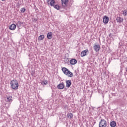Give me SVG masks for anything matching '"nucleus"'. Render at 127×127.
Instances as JSON below:
<instances>
[{
  "label": "nucleus",
  "mask_w": 127,
  "mask_h": 127,
  "mask_svg": "<svg viewBox=\"0 0 127 127\" xmlns=\"http://www.w3.org/2000/svg\"><path fill=\"white\" fill-rule=\"evenodd\" d=\"M87 53H89V50H85L82 51L81 53V57H84V56H86L87 55Z\"/></svg>",
  "instance_id": "423d86ee"
},
{
  "label": "nucleus",
  "mask_w": 127,
  "mask_h": 127,
  "mask_svg": "<svg viewBox=\"0 0 127 127\" xmlns=\"http://www.w3.org/2000/svg\"><path fill=\"white\" fill-rule=\"evenodd\" d=\"M47 39H52V37H53V35L52 32H50L47 34Z\"/></svg>",
  "instance_id": "9b49d317"
},
{
  "label": "nucleus",
  "mask_w": 127,
  "mask_h": 127,
  "mask_svg": "<svg viewBox=\"0 0 127 127\" xmlns=\"http://www.w3.org/2000/svg\"><path fill=\"white\" fill-rule=\"evenodd\" d=\"M50 3L51 6H53L54 5V3H55V1L54 0H51Z\"/></svg>",
  "instance_id": "6ab92c4d"
},
{
  "label": "nucleus",
  "mask_w": 127,
  "mask_h": 127,
  "mask_svg": "<svg viewBox=\"0 0 127 127\" xmlns=\"http://www.w3.org/2000/svg\"><path fill=\"white\" fill-rule=\"evenodd\" d=\"M21 24H22V22L20 21H19L17 22V25H18V26H20Z\"/></svg>",
  "instance_id": "412c9836"
},
{
  "label": "nucleus",
  "mask_w": 127,
  "mask_h": 127,
  "mask_svg": "<svg viewBox=\"0 0 127 127\" xmlns=\"http://www.w3.org/2000/svg\"><path fill=\"white\" fill-rule=\"evenodd\" d=\"M38 40H43L44 39V35H41L38 38Z\"/></svg>",
  "instance_id": "dca6fc26"
},
{
  "label": "nucleus",
  "mask_w": 127,
  "mask_h": 127,
  "mask_svg": "<svg viewBox=\"0 0 127 127\" xmlns=\"http://www.w3.org/2000/svg\"><path fill=\"white\" fill-rule=\"evenodd\" d=\"M9 28L10 29V30H15L16 25H15V24H11L9 26Z\"/></svg>",
  "instance_id": "1a4fd4ad"
},
{
  "label": "nucleus",
  "mask_w": 127,
  "mask_h": 127,
  "mask_svg": "<svg viewBox=\"0 0 127 127\" xmlns=\"http://www.w3.org/2000/svg\"><path fill=\"white\" fill-rule=\"evenodd\" d=\"M42 84H44V85H46L47 84V81H42Z\"/></svg>",
  "instance_id": "5701e85b"
},
{
  "label": "nucleus",
  "mask_w": 127,
  "mask_h": 127,
  "mask_svg": "<svg viewBox=\"0 0 127 127\" xmlns=\"http://www.w3.org/2000/svg\"><path fill=\"white\" fill-rule=\"evenodd\" d=\"M6 101L7 102H12V97L11 96L7 97L6 98Z\"/></svg>",
  "instance_id": "2eb2a0df"
},
{
  "label": "nucleus",
  "mask_w": 127,
  "mask_h": 127,
  "mask_svg": "<svg viewBox=\"0 0 127 127\" xmlns=\"http://www.w3.org/2000/svg\"><path fill=\"white\" fill-rule=\"evenodd\" d=\"M117 22L119 23H122L124 21V18L121 17H117L116 18Z\"/></svg>",
  "instance_id": "6e6552de"
},
{
  "label": "nucleus",
  "mask_w": 127,
  "mask_h": 127,
  "mask_svg": "<svg viewBox=\"0 0 127 127\" xmlns=\"http://www.w3.org/2000/svg\"><path fill=\"white\" fill-rule=\"evenodd\" d=\"M62 71L63 73L65 74L68 76V77H72L74 75L73 74V73L72 72L70 71L69 69H68L66 67H63L62 68Z\"/></svg>",
  "instance_id": "f03ea898"
},
{
  "label": "nucleus",
  "mask_w": 127,
  "mask_h": 127,
  "mask_svg": "<svg viewBox=\"0 0 127 127\" xmlns=\"http://www.w3.org/2000/svg\"><path fill=\"white\" fill-rule=\"evenodd\" d=\"M62 5L63 8H67L69 3V0H61Z\"/></svg>",
  "instance_id": "7ed1b4c3"
},
{
  "label": "nucleus",
  "mask_w": 127,
  "mask_h": 127,
  "mask_svg": "<svg viewBox=\"0 0 127 127\" xmlns=\"http://www.w3.org/2000/svg\"><path fill=\"white\" fill-rule=\"evenodd\" d=\"M93 48L96 52H99V51H100V49H101V47L99 45H95L93 46Z\"/></svg>",
  "instance_id": "39448f33"
},
{
  "label": "nucleus",
  "mask_w": 127,
  "mask_h": 127,
  "mask_svg": "<svg viewBox=\"0 0 127 127\" xmlns=\"http://www.w3.org/2000/svg\"><path fill=\"white\" fill-rule=\"evenodd\" d=\"M68 118H70V119H72L73 118V114L72 113L67 114Z\"/></svg>",
  "instance_id": "aec40b11"
},
{
  "label": "nucleus",
  "mask_w": 127,
  "mask_h": 127,
  "mask_svg": "<svg viewBox=\"0 0 127 127\" xmlns=\"http://www.w3.org/2000/svg\"><path fill=\"white\" fill-rule=\"evenodd\" d=\"M103 21L104 23L107 24L109 22V17L105 16L103 18Z\"/></svg>",
  "instance_id": "0eeeda50"
},
{
  "label": "nucleus",
  "mask_w": 127,
  "mask_h": 127,
  "mask_svg": "<svg viewBox=\"0 0 127 127\" xmlns=\"http://www.w3.org/2000/svg\"><path fill=\"white\" fill-rule=\"evenodd\" d=\"M20 10L22 12H25V10H26V9H25V8H21Z\"/></svg>",
  "instance_id": "4be33fe9"
},
{
  "label": "nucleus",
  "mask_w": 127,
  "mask_h": 127,
  "mask_svg": "<svg viewBox=\"0 0 127 127\" xmlns=\"http://www.w3.org/2000/svg\"><path fill=\"white\" fill-rule=\"evenodd\" d=\"M58 89H60V90L62 89H64V83H60L58 85Z\"/></svg>",
  "instance_id": "ddd939ff"
},
{
  "label": "nucleus",
  "mask_w": 127,
  "mask_h": 127,
  "mask_svg": "<svg viewBox=\"0 0 127 127\" xmlns=\"http://www.w3.org/2000/svg\"><path fill=\"white\" fill-rule=\"evenodd\" d=\"M107 121L104 119H101L99 122V127H107Z\"/></svg>",
  "instance_id": "20e7f679"
},
{
  "label": "nucleus",
  "mask_w": 127,
  "mask_h": 127,
  "mask_svg": "<svg viewBox=\"0 0 127 127\" xmlns=\"http://www.w3.org/2000/svg\"><path fill=\"white\" fill-rule=\"evenodd\" d=\"M71 80H67L66 81V87L67 88H70V86H71Z\"/></svg>",
  "instance_id": "f8f14e48"
},
{
  "label": "nucleus",
  "mask_w": 127,
  "mask_h": 127,
  "mask_svg": "<svg viewBox=\"0 0 127 127\" xmlns=\"http://www.w3.org/2000/svg\"><path fill=\"white\" fill-rule=\"evenodd\" d=\"M122 12H123V14L124 16H127V9H126L125 10H123Z\"/></svg>",
  "instance_id": "a211bd4d"
},
{
  "label": "nucleus",
  "mask_w": 127,
  "mask_h": 127,
  "mask_svg": "<svg viewBox=\"0 0 127 127\" xmlns=\"http://www.w3.org/2000/svg\"><path fill=\"white\" fill-rule=\"evenodd\" d=\"M117 126V123L115 121H112L110 123V127H116Z\"/></svg>",
  "instance_id": "4468645a"
},
{
  "label": "nucleus",
  "mask_w": 127,
  "mask_h": 127,
  "mask_svg": "<svg viewBox=\"0 0 127 127\" xmlns=\"http://www.w3.org/2000/svg\"><path fill=\"white\" fill-rule=\"evenodd\" d=\"M77 64V61L75 59H73L70 61V64L71 65H75V64Z\"/></svg>",
  "instance_id": "9d476101"
},
{
  "label": "nucleus",
  "mask_w": 127,
  "mask_h": 127,
  "mask_svg": "<svg viewBox=\"0 0 127 127\" xmlns=\"http://www.w3.org/2000/svg\"><path fill=\"white\" fill-rule=\"evenodd\" d=\"M10 87L11 89L12 90H17L18 89V86H19L18 84V82L16 79H13L10 82Z\"/></svg>",
  "instance_id": "f257e3e1"
},
{
  "label": "nucleus",
  "mask_w": 127,
  "mask_h": 127,
  "mask_svg": "<svg viewBox=\"0 0 127 127\" xmlns=\"http://www.w3.org/2000/svg\"><path fill=\"white\" fill-rule=\"evenodd\" d=\"M53 6L54 7V8H56V9H57L58 10L60 9V6L58 4L54 5Z\"/></svg>",
  "instance_id": "f3484780"
},
{
  "label": "nucleus",
  "mask_w": 127,
  "mask_h": 127,
  "mask_svg": "<svg viewBox=\"0 0 127 127\" xmlns=\"http://www.w3.org/2000/svg\"><path fill=\"white\" fill-rule=\"evenodd\" d=\"M2 1H4V0H1Z\"/></svg>",
  "instance_id": "b1692460"
}]
</instances>
